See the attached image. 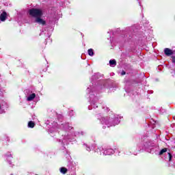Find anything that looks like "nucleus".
Returning <instances> with one entry per match:
<instances>
[{
	"mask_svg": "<svg viewBox=\"0 0 175 175\" xmlns=\"http://www.w3.org/2000/svg\"><path fill=\"white\" fill-rule=\"evenodd\" d=\"M139 5H142V3L139 2Z\"/></svg>",
	"mask_w": 175,
	"mask_h": 175,
	"instance_id": "25",
	"label": "nucleus"
},
{
	"mask_svg": "<svg viewBox=\"0 0 175 175\" xmlns=\"http://www.w3.org/2000/svg\"><path fill=\"white\" fill-rule=\"evenodd\" d=\"M166 151H167V148H163L162 149L160 152H159V155H162L164 154V152H166Z\"/></svg>",
	"mask_w": 175,
	"mask_h": 175,
	"instance_id": "18",
	"label": "nucleus"
},
{
	"mask_svg": "<svg viewBox=\"0 0 175 175\" xmlns=\"http://www.w3.org/2000/svg\"><path fill=\"white\" fill-rule=\"evenodd\" d=\"M81 134L83 135V132L81 133Z\"/></svg>",
	"mask_w": 175,
	"mask_h": 175,
	"instance_id": "26",
	"label": "nucleus"
},
{
	"mask_svg": "<svg viewBox=\"0 0 175 175\" xmlns=\"http://www.w3.org/2000/svg\"><path fill=\"white\" fill-rule=\"evenodd\" d=\"M36 96V94L35 93H33L27 97V100H29V102H31V100H33V99H35Z\"/></svg>",
	"mask_w": 175,
	"mask_h": 175,
	"instance_id": "12",
	"label": "nucleus"
},
{
	"mask_svg": "<svg viewBox=\"0 0 175 175\" xmlns=\"http://www.w3.org/2000/svg\"><path fill=\"white\" fill-rule=\"evenodd\" d=\"M96 90V87H93V88H88L87 91L88 92H89V96L91 99H92V98H94V96H95V90Z\"/></svg>",
	"mask_w": 175,
	"mask_h": 175,
	"instance_id": "5",
	"label": "nucleus"
},
{
	"mask_svg": "<svg viewBox=\"0 0 175 175\" xmlns=\"http://www.w3.org/2000/svg\"><path fill=\"white\" fill-rule=\"evenodd\" d=\"M60 172L62 173V174H66V172H68V169L66 167H61L60 168Z\"/></svg>",
	"mask_w": 175,
	"mask_h": 175,
	"instance_id": "14",
	"label": "nucleus"
},
{
	"mask_svg": "<svg viewBox=\"0 0 175 175\" xmlns=\"http://www.w3.org/2000/svg\"><path fill=\"white\" fill-rule=\"evenodd\" d=\"M103 109L104 110H107V111H109V108H107V107H103Z\"/></svg>",
	"mask_w": 175,
	"mask_h": 175,
	"instance_id": "19",
	"label": "nucleus"
},
{
	"mask_svg": "<svg viewBox=\"0 0 175 175\" xmlns=\"http://www.w3.org/2000/svg\"><path fill=\"white\" fill-rule=\"evenodd\" d=\"M6 17H8V14L4 11L0 15V21H5L6 20Z\"/></svg>",
	"mask_w": 175,
	"mask_h": 175,
	"instance_id": "10",
	"label": "nucleus"
},
{
	"mask_svg": "<svg viewBox=\"0 0 175 175\" xmlns=\"http://www.w3.org/2000/svg\"><path fill=\"white\" fill-rule=\"evenodd\" d=\"M35 126V123L32 121L29 122L28 127L29 128H33Z\"/></svg>",
	"mask_w": 175,
	"mask_h": 175,
	"instance_id": "16",
	"label": "nucleus"
},
{
	"mask_svg": "<svg viewBox=\"0 0 175 175\" xmlns=\"http://www.w3.org/2000/svg\"><path fill=\"white\" fill-rule=\"evenodd\" d=\"M165 159H168L170 162L172 161V154H170V152H167Z\"/></svg>",
	"mask_w": 175,
	"mask_h": 175,
	"instance_id": "15",
	"label": "nucleus"
},
{
	"mask_svg": "<svg viewBox=\"0 0 175 175\" xmlns=\"http://www.w3.org/2000/svg\"><path fill=\"white\" fill-rule=\"evenodd\" d=\"M172 62L175 64V56H172Z\"/></svg>",
	"mask_w": 175,
	"mask_h": 175,
	"instance_id": "20",
	"label": "nucleus"
},
{
	"mask_svg": "<svg viewBox=\"0 0 175 175\" xmlns=\"http://www.w3.org/2000/svg\"><path fill=\"white\" fill-rule=\"evenodd\" d=\"M124 75H125V71L122 72V75L124 76Z\"/></svg>",
	"mask_w": 175,
	"mask_h": 175,
	"instance_id": "23",
	"label": "nucleus"
},
{
	"mask_svg": "<svg viewBox=\"0 0 175 175\" xmlns=\"http://www.w3.org/2000/svg\"><path fill=\"white\" fill-rule=\"evenodd\" d=\"M88 53L90 57L94 55V50L92 49H88Z\"/></svg>",
	"mask_w": 175,
	"mask_h": 175,
	"instance_id": "17",
	"label": "nucleus"
},
{
	"mask_svg": "<svg viewBox=\"0 0 175 175\" xmlns=\"http://www.w3.org/2000/svg\"><path fill=\"white\" fill-rule=\"evenodd\" d=\"M29 14L30 17H32L31 23H38V24H41L42 25H46V21L42 19V16H43V12L42 10L36 8H32L29 10Z\"/></svg>",
	"mask_w": 175,
	"mask_h": 175,
	"instance_id": "1",
	"label": "nucleus"
},
{
	"mask_svg": "<svg viewBox=\"0 0 175 175\" xmlns=\"http://www.w3.org/2000/svg\"><path fill=\"white\" fill-rule=\"evenodd\" d=\"M96 100H98V98H96V97H94V98H93V100H91V102H90V106H89L88 107V109L89 110H92V107L94 108V109H95V106H96V105H95V101Z\"/></svg>",
	"mask_w": 175,
	"mask_h": 175,
	"instance_id": "7",
	"label": "nucleus"
},
{
	"mask_svg": "<svg viewBox=\"0 0 175 175\" xmlns=\"http://www.w3.org/2000/svg\"><path fill=\"white\" fill-rule=\"evenodd\" d=\"M98 120H100L101 124L103 125H107V128H110V126H116V125H118L120 124V116H117L114 118H101L100 115L98 116Z\"/></svg>",
	"mask_w": 175,
	"mask_h": 175,
	"instance_id": "2",
	"label": "nucleus"
},
{
	"mask_svg": "<svg viewBox=\"0 0 175 175\" xmlns=\"http://www.w3.org/2000/svg\"><path fill=\"white\" fill-rule=\"evenodd\" d=\"M114 152H116V151H114V150L109 148V149H107L104 151H100V155H112V154H114Z\"/></svg>",
	"mask_w": 175,
	"mask_h": 175,
	"instance_id": "6",
	"label": "nucleus"
},
{
	"mask_svg": "<svg viewBox=\"0 0 175 175\" xmlns=\"http://www.w3.org/2000/svg\"><path fill=\"white\" fill-rule=\"evenodd\" d=\"M96 76H98V74H96L95 75H94V76L92 77V79H95V77H96Z\"/></svg>",
	"mask_w": 175,
	"mask_h": 175,
	"instance_id": "22",
	"label": "nucleus"
},
{
	"mask_svg": "<svg viewBox=\"0 0 175 175\" xmlns=\"http://www.w3.org/2000/svg\"><path fill=\"white\" fill-rule=\"evenodd\" d=\"M0 109H1V106H0Z\"/></svg>",
	"mask_w": 175,
	"mask_h": 175,
	"instance_id": "27",
	"label": "nucleus"
},
{
	"mask_svg": "<svg viewBox=\"0 0 175 175\" xmlns=\"http://www.w3.org/2000/svg\"><path fill=\"white\" fill-rule=\"evenodd\" d=\"M138 151H140L141 150H148V151H150L152 154H154V152L159 148L158 144L154 142H145L144 146H140V145H138Z\"/></svg>",
	"mask_w": 175,
	"mask_h": 175,
	"instance_id": "3",
	"label": "nucleus"
},
{
	"mask_svg": "<svg viewBox=\"0 0 175 175\" xmlns=\"http://www.w3.org/2000/svg\"><path fill=\"white\" fill-rule=\"evenodd\" d=\"M69 116H70V117H72V112H70V113H69Z\"/></svg>",
	"mask_w": 175,
	"mask_h": 175,
	"instance_id": "24",
	"label": "nucleus"
},
{
	"mask_svg": "<svg viewBox=\"0 0 175 175\" xmlns=\"http://www.w3.org/2000/svg\"><path fill=\"white\" fill-rule=\"evenodd\" d=\"M75 140H76L75 137H73L72 139V135L68 134V135H64V137L63 139V140H62V143H63V144H68V143L72 142H75Z\"/></svg>",
	"mask_w": 175,
	"mask_h": 175,
	"instance_id": "4",
	"label": "nucleus"
},
{
	"mask_svg": "<svg viewBox=\"0 0 175 175\" xmlns=\"http://www.w3.org/2000/svg\"><path fill=\"white\" fill-rule=\"evenodd\" d=\"M5 158L10 165H12V159L13 157H12V154L10 153H8L5 154Z\"/></svg>",
	"mask_w": 175,
	"mask_h": 175,
	"instance_id": "11",
	"label": "nucleus"
},
{
	"mask_svg": "<svg viewBox=\"0 0 175 175\" xmlns=\"http://www.w3.org/2000/svg\"><path fill=\"white\" fill-rule=\"evenodd\" d=\"M61 128L64 129V131H70L73 127L70 126L69 123H66L65 124H62Z\"/></svg>",
	"mask_w": 175,
	"mask_h": 175,
	"instance_id": "8",
	"label": "nucleus"
},
{
	"mask_svg": "<svg viewBox=\"0 0 175 175\" xmlns=\"http://www.w3.org/2000/svg\"><path fill=\"white\" fill-rule=\"evenodd\" d=\"M164 54H165V55H167V57H170V55H173V51H172L169 48H165L164 49Z\"/></svg>",
	"mask_w": 175,
	"mask_h": 175,
	"instance_id": "9",
	"label": "nucleus"
},
{
	"mask_svg": "<svg viewBox=\"0 0 175 175\" xmlns=\"http://www.w3.org/2000/svg\"><path fill=\"white\" fill-rule=\"evenodd\" d=\"M109 65L110 66H116V65H117V62L116 59H111L109 61Z\"/></svg>",
	"mask_w": 175,
	"mask_h": 175,
	"instance_id": "13",
	"label": "nucleus"
},
{
	"mask_svg": "<svg viewBox=\"0 0 175 175\" xmlns=\"http://www.w3.org/2000/svg\"><path fill=\"white\" fill-rule=\"evenodd\" d=\"M86 150H87V151H91V148L87 147Z\"/></svg>",
	"mask_w": 175,
	"mask_h": 175,
	"instance_id": "21",
	"label": "nucleus"
}]
</instances>
